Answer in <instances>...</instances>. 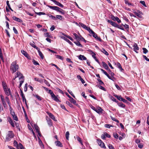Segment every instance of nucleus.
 <instances>
[{
	"label": "nucleus",
	"mask_w": 149,
	"mask_h": 149,
	"mask_svg": "<svg viewBox=\"0 0 149 149\" xmlns=\"http://www.w3.org/2000/svg\"><path fill=\"white\" fill-rule=\"evenodd\" d=\"M34 96H35L40 101L42 100L41 97L39 95H36Z\"/></svg>",
	"instance_id": "obj_58"
},
{
	"label": "nucleus",
	"mask_w": 149,
	"mask_h": 149,
	"mask_svg": "<svg viewBox=\"0 0 149 149\" xmlns=\"http://www.w3.org/2000/svg\"><path fill=\"white\" fill-rule=\"evenodd\" d=\"M79 58L81 60H86L87 59L86 58L84 55H80L79 56Z\"/></svg>",
	"instance_id": "obj_22"
},
{
	"label": "nucleus",
	"mask_w": 149,
	"mask_h": 149,
	"mask_svg": "<svg viewBox=\"0 0 149 149\" xmlns=\"http://www.w3.org/2000/svg\"><path fill=\"white\" fill-rule=\"evenodd\" d=\"M97 87H98V88H99L100 89L103 91H106V90L105 88L100 85H97Z\"/></svg>",
	"instance_id": "obj_30"
},
{
	"label": "nucleus",
	"mask_w": 149,
	"mask_h": 149,
	"mask_svg": "<svg viewBox=\"0 0 149 149\" xmlns=\"http://www.w3.org/2000/svg\"><path fill=\"white\" fill-rule=\"evenodd\" d=\"M79 26H81L84 29H85V27L86 26V25H85V24H83L81 23H79Z\"/></svg>",
	"instance_id": "obj_47"
},
{
	"label": "nucleus",
	"mask_w": 149,
	"mask_h": 149,
	"mask_svg": "<svg viewBox=\"0 0 149 149\" xmlns=\"http://www.w3.org/2000/svg\"><path fill=\"white\" fill-rule=\"evenodd\" d=\"M70 99H69V100L70 101V102L72 103H73L75 105H77L78 104L77 103L76 101L74 100L72 97L70 98Z\"/></svg>",
	"instance_id": "obj_18"
},
{
	"label": "nucleus",
	"mask_w": 149,
	"mask_h": 149,
	"mask_svg": "<svg viewBox=\"0 0 149 149\" xmlns=\"http://www.w3.org/2000/svg\"><path fill=\"white\" fill-rule=\"evenodd\" d=\"M123 26L126 29H129V26L128 25L125 24L123 25Z\"/></svg>",
	"instance_id": "obj_64"
},
{
	"label": "nucleus",
	"mask_w": 149,
	"mask_h": 149,
	"mask_svg": "<svg viewBox=\"0 0 149 149\" xmlns=\"http://www.w3.org/2000/svg\"><path fill=\"white\" fill-rule=\"evenodd\" d=\"M100 50L104 54L108 56L109 55V53L108 52L106 51L104 48H102V49H101Z\"/></svg>",
	"instance_id": "obj_26"
},
{
	"label": "nucleus",
	"mask_w": 149,
	"mask_h": 149,
	"mask_svg": "<svg viewBox=\"0 0 149 149\" xmlns=\"http://www.w3.org/2000/svg\"><path fill=\"white\" fill-rule=\"evenodd\" d=\"M14 145L15 146H17V148H18V143L15 141V140L14 141Z\"/></svg>",
	"instance_id": "obj_61"
},
{
	"label": "nucleus",
	"mask_w": 149,
	"mask_h": 149,
	"mask_svg": "<svg viewBox=\"0 0 149 149\" xmlns=\"http://www.w3.org/2000/svg\"><path fill=\"white\" fill-rule=\"evenodd\" d=\"M111 99L113 101L115 102H118V101H117V100L114 97L112 96H111Z\"/></svg>",
	"instance_id": "obj_45"
},
{
	"label": "nucleus",
	"mask_w": 149,
	"mask_h": 149,
	"mask_svg": "<svg viewBox=\"0 0 149 149\" xmlns=\"http://www.w3.org/2000/svg\"><path fill=\"white\" fill-rule=\"evenodd\" d=\"M51 0L52 1V2H53L55 5H56L58 6L59 5V3H59V2H58V1H56L55 0Z\"/></svg>",
	"instance_id": "obj_43"
},
{
	"label": "nucleus",
	"mask_w": 149,
	"mask_h": 149,
	"mask_svg": "<svg viewBox=\"0 0 149 149\" xmlns=\"http://www.w3.org/2000/svg\"><path fill=\"white\" fill-rule=\"evenodd\" d=\"M134 13L136 16H137L139 17H141V15L137 12H134Z\"/></svg>",
	"instance_id": "obj_60"
},
{
	"label": "nucleus",
	"mask_w": 149,
	"mask_h": 149,
	"mask_svg": "<svg viewBox=\"0 0 149 149\" xmlns=\"http://www.w3.org/2000/svg\"><path fill=\"white\" fill-rule=\"evenodd\" d=\"M38 140L40 146L41 147H44V145H43L41 140L38 136Z\"/></svg>",
	"instance_id": "obj_27"
},
{
	"label": "nucleus",
	"mask_w": 149,
	"mask_h": 149,
	"mask_svg": "<svg viewBox=\"0 0 149 149\" xmlns=\"http://www.w3.org/2000/svg\"><path fill=\"white\" fill-rule=\"evenodd\" d=\"M44 82L48 86H50V84H49V82L45 79L44 80Z\"/></svg>",
	"instance_id": "obj_53"
},
{
	"label": "nucleus",
	"mask_w": 149,
	"mask_h": 149,
	"mask_svg": "<svg viewBox=\"0 0 149 149\" xmlns=\"http://www.w3.org/2000/svg\"><path fill=\"white\" fill-rule=\"evenodd\" d=\"M15 78L19 77V78H22L24 79V76L21 73L19 72H17L15 76Z\"/></svg>",
	"instance_id": "obj_9"
},
{
	"label": "nucleus",
	"mask_w": 149,
	"mask_h": 149,
	"mask_svg": "<svg viewBox=\"0 0 149 149\" xmlns=\"http://www.w3.org/2000/svg\"><path fill=\"white\" fill-rule=\"evenodd\" d=\"M66 103L70 107L72 108H73V106L68 101H66Z\"/></svg>",
	"instance_id": "obj_33"
},
{
	"label": "nucleus",
	"mask_w": 149,
	"mask_h": 149,
	"mask_svg": "<svg viewBox=\"0 0 149 149\" xmlns=\"http://www.w3.org/2000/svg\"><path fill=\"white\" fill-rule=\"evenodd\" d=\"M80 40L84 42H86V41L83 38L81 35L80 36V38L79 40Z\"/></svg>",
	"instance_id": "obj_50"
},
{
	"label": "nucleus",
	"mask_w": 149,
	"mask_h": 149,
	"mask_svg": "<svg viewBox=\"0 0 149 149\" xmlns=\"http://www.w3.org/2000/svg\"><path fill=\"white\" fill-rule=\"evenodd\" d=\"M102 109L101 107H98L97 109H96L95 111L98 113H102Z\"/></svg>",
	"instance_id": "obj_12"
},
{
	"label": "nucleus",
	"mask_w": 149,
	"mask_h": 149,
	"mask_svg": "<svg viewBox=\"0 0 149 149\" xmlns=\"http://www.w3.org/2000/svg\"><path fill=\"white\" fill-rule=\"evenodd\" d=\"M7 120L9 122V123L11 124V126L13 127H15V124L13 122V120L12 118L10 117H7Z\"/></svg>",
	"instance_id": "obj_7"
},
{
	"label": "nucleus",
	"mask_w": 149,
	"mask_h": 149,
	"mask_svg": "<svg viewBox=\"0 0 149 149\" xmlns=\"http://www.w3.org/2000/svg\"><path fill=\"white\" fill-rule=\"evenodd\" d=\"M37 50H38V52L39 54V56H40L41 58L42 59H43L44 58V56L42 53L40 51V49L39 48L38 49H37Z\"/></svg>",
	"instance_id": "obj_16"
},
{
	"label": "nucleus",
	"mask_w": 149,
	"mask_h": 149,
	"mask_svg": "<svg viewBox=\"0 0 149 149\" xmlns=\"http://www.w3.org/2000/svg\"><path fill=\"white\" fill-rule=\"evenodd\" d=\"M21 52L22 53L23 55H24L25 57H26L28 58L29 59V58H30V57L26 52H25V51L23 50H21Z\"/></svg>",
	"instance_id": "obj_10"
},
{
	"label": "nucleus",
	"mask_w": 149,
	"mask_h": 149,
	"mask_svg": "<svg viewBox=\"0 0 149 149\" xmlns=\"http://www.w3.org/2000/svg\"><path fill=\"white\" fill-rule=\"evenodd\" d=\"M49 17L51 18L52 19L56 20V18L55 16H53L51 15H49Z\"/></svg>",
	"instance_id": "obj_51"
},
{
	"label": "nucleus",
	"mask_w": 149,
	"mask_h": 149,
	"mask_svg": "<svg viewBox=\"0 0 149 149\" xmlns=\"http://www.w3.org/2000/svg\"><path fill=\"white\" fill-rule=\"evenodd\" d=\"M116 65L117 67H118V68L120 69L123 70V68H122L120 64L118 62H117L116 63Z\"/></svg>",
	"instance_id": "obj_40"
},
{
	"label": "nucleus",
	"mask_w": 149,
	"mask_h": 149,
	"mask_svg": "<svg viewBox=\"0 0 149 149\" xmlns=\"http://www.w3.org/2000/svg\"><path fill=\"white\" fill-rule=\"evenodd\" d=\"M77 140L81 143V145H83L81 139L79 136L77 137Z\"/></svg>",
	"instance_id": "obj_46"
},
{
	"label": "nucleus",
	"mask_w": 149,
	"mask_h": 149,
	"mask_svg": "<svg viewBox=\"0 0 149 149\" xmlns=\"http://www.w3.org/2000/svg\"><path fill=\"white\" fill-rule=\"evenodd\" d=\"M30 45L32 47L35 48L37 50V49H38L39 48L38 47H37L35 45V43L34 42H31L30 43Z\"/></svg>",
	"instance_id": "obj_24"
},
{
	"label": "nucleus",
	"mask_w": 149,
	"mask_h": 149,
	"mask_svg": "<svg viewBox=\"0 0 149 149\" xmlns=\"http://www.w3.org/2000/svg\"><path fill=\"white\" fill-rule=\"evenodd\" d=\"M104 126L106 128H109L110 127H112V126L110 124H106Z\"/></svg>",
	"instance_id": "obj_62"
},
{
	"label": "nucleus",
	"mask_w": 149,
	"mask_h": 149,
	"mask_svg": "<svg viewBox=\"0 0 149 149\" xmlns=\"http://www.w3.org/2000/svg\"><path fill=\"white\" fill-rule=\"evenodd\" d=\"M134 47V50L136 53H138V52L137 50H138L139 49V48L138 47V45L137 44L135 43L133 46Z\"/></svg>",
	"instance_id": "obj_8"
},
{
	"label": "nucleus",
	"mask_w": 149,
	"mask_h": 149,
	"mask_svg": "<svg viewBox=\"0 0 149 149\" xmlns=\"http://www.w3.org/2000/svg\"><path fill=\"white\" fill-rule=\"evenodd\" d=\"M13 116V119L14 120H16V121H17L18 120V118H17V116L16 115H14V116Z\"/></svg>",
	"instance_id": "obj_54"
},
{
	"label": "nucleus",
	"mask_w": 149,
	"mask_h": 149,
	"mask_svg": "<svg viewBox=\"0 0 149 149\" xmlns=\"http://www.w3.org/2000/svg\"><path fill=\"white\" fill-rule=\"evenodd\" d=\"M13 19L14 20L17 22H22V20H21L20 19L17 17L15 16H13Z\"/></svg>",
	"instance_id": "obj_15"
},
{
	"label": "nucleus",
	"mask_w": 149,
	"mask_h": 149,
	"mask_svg": "<svg viewBox=\"0 0 149 149\" xmlns=\"http://www.w3.org/2000/svg\"><path fill=\"white\" fill-rule=\"evenodd\" d=\"M90 34H91L93 37L95 38H96V37L97 36V34L95 33L93 31H91V32L90 33Z\"/></svg>",
	"instance_id": "obj_28"
},
{
	"label": "nucleus",
	"mask_w": 149,
	"mask_h": 149,
	"mask_svg": "<svg viewBox=\"0 0 149 149\" xmlns=\"http://www.w3.org/2000/svg\"><path fill=\"white\" fill-rule=\"evenodd\" d=\"M117 104L119 107L122 108H125V105L122 102H118Z\"/></svg>",
	"instance_id": "obj_25"
},
{
	"label": "nucleus",
	"mask_w": 149,
	"mask_h": 149,
	"mask_svg": "<svg viewBox=\"0 0 149 149\" xmlns=\"http://www.w3.org/2000/svg\"><path fill=\"white\" fill-rule=\"evenodd\" d=\"M143 53L145 54H146L148 52V50L145 48H143Z\"/></svg>",
	"instance_id": "obj_57"
},
{
	"label": "nucleus",
	"mask_w": 149,
	"mask_h": 149,
	"mask_svg": "<svg viewBox=\"0 0 149 149\" xmlns=\"http://www.w3.org/2000/svg\"><path fill=\"white\" fill-rule=\"evenodd\" d=\"M74 43L78 46L81 47H83V46L80 44L79 41L74 42Z\"/></svg>",
	"instance_id": "obj_29"
},
{
	"label": "nucleus",
	"mask_w": 149,
	"mask_h": 149,
	"mask_svg": "<svg viewBox=\"0 0 149 149\" xmlns=\"http://www.w3.org/2000/svg\"><path fill=\"white\" fill-rule=\"evenodd\" d=\"M92 57L95 59L96 58V57L95 56V54L93 52L91 51V54Z\"/></svg>",
	"instance_id": "obj_55"
},
{
	"label": "nucleus",
	"mask_w": 149,
	"mask_h": 149,
	"mask_svg": "<svg viewBox=\"0 0 149 149\" xmlns=\"http://www.w3.org/2000/svg\"><path fill=\"white\" fill-rule=\"evenodd\" d=\"M35 13L37 15H45L46 14L45 13L42 12H40L39 13L35 12Z\"/></svg>",
	"instance_id": "obj_36"
},
{
	"label": "nucleus",
	"mask_w": 149,
	"mask_h": 149,
	"mask_svg": "<svg viewBox=\"0 0 149 149\" xmlns=\"http://www.w3.org/2000/svg\"><path fill=\"white\" fill-rule=\"evenodd\" d=\"M108 147L109 149H115L114 147L111 144H109Z\"/></svg>",
	"instance_id": "obj_56"
},
{
	"label": "nucleus",
	"mask_w": 149,
	"mask_h": 149,
	"mask_svg": "<svg viewBox=\"0 0 149 149\" xmlns=\"http://www.w3.org/2000/svg\"><path fill=\"white\" fill-rule=\"evenodd\" d=\"M19 68V65L17 64L16 61H14L11 63L10 67V70L13 73H14L18 70Z\"/></svg>",
	"instance_id": "obj_1"
},
{
	"label": "nucleus",
	"mask_w": 149,
	"mask_h": 149,
	"mask_svg": "<svg viewBox=\"0 0 149 149\" xmlns=\"http://www.w3.org/2000/svg\"><path fill=\"white\" fill-rule=\"evenodd\" d=\"M118 17H115L113 15H111V18L115 21H116V20H117L116 19H117L118 18Z\"/></svg>",
	"instance_id": "obj_38"
},
{
	"label": "nucleus",
	"mask_w": 149,
	"mask_h": 149,
	"mask_svg": "<svg viewBox=\"0 0 149 149\" xmlns=\"http://www.w3.org/2000/svg\"><path fill=\"white\" fill-rule=\"evenodd\" d=\"M46 120L48 125L50 127L52 126V123L51 120L50 118H46Z\"/></svg>",
	"instance_id": "obj_14"
},
{
	"label": "nucleus",
	"mask_w": 149,
	"mask_h": 149,
	"mask_svg": "<svg viewBox=\"0 0 149 149\" xmlns=\"http://www.w3.org/2000/svg\"><path fill=\"white\" fill-rule=\"evenodd\" d=\"M7 103L8 104L9 107V109L10 110H13L11 106V103L10 102L9 98L7 96L5 97Z\"/></svg>",
	"instance_id": "obj_5"
},
{
	"label": "nucleus",
	"mask_w": 149,
	"mask_h": 149,
	"mask_svg": "<svg viewBox=\"0 0 149 149\" xmlns=\"http://www.w3.org/2000/svg\"><path fill=\"white\" fill-rule=\"evenodd\" d=\"M61 38L64 40L65 41L68 42L70 45H72V43L68 39H67V38H65V37L62 36L61 37Z\"/></svg>",
	"instance_id": "obj_13"
},
{
	"label": "nucleus",
	"mask_w": 149,
	"mask_h": 149,
	"mask_svg": "<svg viewBox=\"0 0 149 149\" xmlns=\"http://www.w3.org/2000/svg\"><path fill=\"white\" fill-rule=\"evenodd\" d=\"M48 93L50 94L52 99L56 96L53 93V92L51 90H49Z\"/></svg>",
	"instance_id": "obj_23"
},
{
	"label": "nucleus",
	"mask_w": 149,
	"mask_h": 149,
	"mask_svg": "<svg viewBox=\"0 0 149 149\" xmlns=\"http://www.w3.org/2000/svg\"><path fill=\"white\" fill-rule=\"evenodd\" d=\"M47 113L50 117L51 118L52 120L55 121H56V120L54 116L52 113L49 112H47Z\"/></svg>",
	"instance_id": "obj_11"
},
{
	"label": "nucleus",
	"mask_w": 149,
	"mask_h": 149,
	"mask_svg": "<svg viewBox=\"0 0 149 149\" xmlns=\"http://www.w3.org/2000/svg\"><path fill=\"white\" fill-rule=\"evenodd\" d=\"M108 70L109 72V74H111V76H114V73L111 71L110 69H109V70Z\"/></svg>",
	"instance_id": "obj_63"
},
{
	"label": "nucleus",
	"mask_w": 149,
	"mask_h": 149,
	"mask_svg": "<svg viewBox=\"0 0 149 149\" xmlns=\"http://www.w3.org/2000/svg\"><path fill=\"white\" fill-rule=\"evenodd\" d=\"M115 97L119 100L122 101L123 98L120 96H118L117 95H115Z\"/></svg>",
	"instance_id": "obj_35"
},
{
	"label": "nucleus",
	"mask_w": 149,
	"mask_h": 149,
	"mask_svg": "<svg viewBox=\"0 0 149 149\" xmlns=\"http://www.w3.org/2000/svg\"><path fill=\"white\" fill-rule=\"evenodd\" d=\"M74 36H75V39L77 40H79L80 38V36H78L76 33H73Z\"/></svg>",
	"instance_id": "obj_32"
},
{
	"label": "nucleus",
	"mask_w": 149,
	"mask_h": 149,
	"mask_svg": "<svg viewBox=\"0 0 149 149\" xmlns=\"http://www.w3.org/2000/svg\"><path fill=\"white\" fill-rule=\"evenodd\" d=\"M47 6L48 7L50 8L53 10L56 11L57 12H58V11H59V10H62L63 11V10L62 9H61L59 7H58V6H50L48 5H47Z\"/></svg>",
	"instance_id": "obj_3"
},
{
	"label": "nucleus",
	"mask_w": 149,
	"mask_h": 149,
	"mask_svg": "<svg viewBox=\"0 0 149 149\" xmlns=\"http://www.w3.org/2000/svg\"><path fill=\"white\" fill-rule=\"evenodd\" d=\"M102 63L103 64V66L106 69V70H108L109 69V68L108 67L106 63L104 62H102Z\"/></svg>",
	"instance_id": "obj_20"
},
{
	"label": "nucleus",
	"mask_w": 149,
	"mask_h": 149,
	"mask_svg": "<svg viewBox=\"0 0 149 149\" xmlns=\"http://www.w3.org/2000/svg\"><path fill=\"white\" fill-rule=\"evenodd\" d=\"M97 142L98 144V145L100 146L102 148H106V147L105 146L104 143L102 142V141L100 139H97Z\"/></svg>",
	"instance_id": "obj_4"
},
{
	"label": "nucleus",
	"mask_w": 149,
	"mask_h": 149,
	"mask_svg": "<svg viewBox=\"0 0 149 149\" xmlns=\"http://www.w3.org/2000/svg\"><path fill=\"white\" fill-rule=\"evenodd\" d=\"M6 94L8 96L10 95H11L12 96V95H11V91L10 88H7L6 89L4 90Z\"/></svg>",
	"instance_id": "obj_6"
},
{
	"label": "nucleus",
	"mask_w": 149,
	"mask_h": 149,
	"mask_svg": "<svg viewBox=\"0 0 149 149\" xmlns=\"http://www.w3.org/2000/svg\"><path fill=\"white\" fill-rule=\"evenodd\" d=\"M97 80L98 81L99 84L100 85H102V84H104V83H103V81L101 80H100V79H97Z\"/></svg>",
	"instance_id": "obj_52"
},
{
	"label": "nucleus",
	"mask_w": 149,
	"mask_h": 149,
	"mask_svg": "<svg viewBox=\"0 0 149 149\" xmlns=\"http://www.w3.org/2000/svg\"><path fill=\"white\" fill-rule=\"evenodd\" d=\"M85 29L88 31L90 33L91 32V31H93V30L91 29L89 27H88L87 26H86Z\"/></svg>",
	"instance_id": "obj_31"
},
{
	"label": "nucleus",
	"mask_w": 149,
	"mask_h": 149,
	"mask_svg": "<svg viewBox=\"0 0 149 149\" xmlns=\"http://www.w3.org/2000/svg\"><path fill=\"white\" fill-rule=\"evenodd\" d=\"M68 91L69 92V93L74 97V98H75V96L73 94V93L71 91H70V90H68Z\"/></svg>",
	"instance_id": "obj_48"
},
{
	"label": "nucleus",
	"mask_w": 149,
	"mask_h": 149,
	"mask_svg": "<svg viewBox=\"0 0 149 149\" xmlns=\"http://www.w3.org/2000/svg\"><path fill=\"white\" fill-rule=\"evenodd\" d=\"M0 98L2 104L6 103L5 101H6V99L4 98V97L3 95H0Z\"/></svg>",
	"instance_id": "obj_21"
},
{
	"label": "nucleus",
	"mask_w": 149,
	"mask_h": 149,
	"mask_svg": "<svg viewBox=\"0 0 149 149\" xmlns=\"http://www.w3.org/2000/svg\"><path fill=\"white\" fill-rule=\"evenodd\" d=\"M13 31L14 32V33L16 34H17L18 33V31L17 29H16L15 27H13Z\"/></svg>",
	"instance_id": "obj_59"
},
{
	"label": "nucleus",
	"mask_w": 149,
	"mask_h": 149,
	"mask_svg": "<svg viewBox=\"0 0 149 149\" xmlns=\"http://www.w3.org/2000/svg\"><path fill=\"white\" fill-rule=\"evenodd\" d=\"M14 135L11 131H9L7 135L6 139V141H10V139L13 138Z\"/></svg>",
	"instance_id": "obj_2"
},
{
	"label": "nucleus",
	"mask_w": 149,
	"mask_h": 149,
	"mask_svg": "<svg viewBox=\"0 0 149 149\" xmlns=\"http://www.w3.org/2000/svg\"><path fill=\"white\" fill-rule=\"evenodd\" d=\"M55 56H56V58H58L59 59H61V60H63V57L59 55H55Z\"/></svg>",
	"instance_id": "obj_34"
},
{
	"label": "nucleus",
	"mask_w": 149,
	"mask_h": 149,
	"mask_svg": "<svg viewBox=\"0 0 149 149\" xmlns=\"http://www.w3.org/2000/svg\"><path fill=\"white\" fill-rule=\"evenodd\" d=\"M111 25L112 26H113L115 27H117V28L118 26V25L117 23H116V22H113L111 24Z\"/></svg>",
	"instance_id": "obj_44"
},
{
	"label": "nucleus",
	"mask_w": 149,
	"mask_h": 149,
	"mask_svg": "<svg viewBox=\"0 0 149 149\" xmlns=\"http://www.w3.org/2000/svg\"><path fill=\"white\" fill-rule=\"evenodd\" d=\"M55 145L61 147H62L63 145L62 143L59 141H57L55 142Z\"/></svg>",
	"instance_id": "obj_17"
},
{
	"label": "nucleus",
	"mask_w": 149,
	"mask_h": 149,
	"mask_svg": "<svg viewBox=\"0 0 149 149\" xmlns=\"http://www.w3.org/2000/svg\"><path fill=\"white\" fill-rule=\"evenodd\" d=\"M51 65L53 66H54L59 71H60L61 70V69L59 68L56 65L53 64V63H52L51 64Z\"/></svg>",
	"instance_id": "obj_41"
},
{
	"label": "nucleus",
	"mask_w": 149,
	"mask_h": 149,
	"mask_svg": "<svg viewBox=\"0 0 149 149\" xmlns=\"http://www.w3.org/2000/svg\"><path fill=\"white\" fill-rule=\"evenodd\" d=\"M56 19H58L60 20H62L63 19V17L61 15H56Z\"/></svg>",
	"instance_id": "obj_39"
},
{
	"label": "nucleus",
	"mask_w": 149,
	"mask_h": 149,
	"mask_svg": "<svg viewBox=\"0 0 149 149\" xmlns=\"http://www.w3.org/2000/svg\"><path fill=\"white\" fill-rule=\"evenodd\" d=\"M19 88L21 87L22 85V84L24 82V79L22 78H19Z\"/></svg>",
	"instance_id": "obj_19"
},
{
	"label": "nucleus",
	"mask_w": 149,
	"mask_h": 149,
	"mask_svg": "<svg viewBox=\"0 0 149 149\" xmlns=\"http://www.w3.org/2000/svg\"><path fill=\"white\" fill-rule=\"evenodd\" d=\"M54 100L56 102H61L60 100L58 98L55 96L54 98H53Z\"/></svg>",
	"instance_id": "obj_49"
},
{
	"label": "nucleus",
	"mask_w": 149,
	"mask_h": 149,
	"mask_svg": "<svg viewBox=\"0 0 149 149\" xmlns=\"http://www.w3.org/2000/svg\"><path fill=\"white\" fill-rule=\"evenodd\" d=\"M34 127L35 129L36 132L38 131H39V128L36 125L34 124Z\"/></svg>",
	"instance_id": "obj_37"
},
{
	"label": "nucleus",
	"mask_w": 149,
	"mask_h": 149,
	"mask_svg": "<svg viewBox=\"0 0 149 149\" xmlns=\"http://www.w3.org/2000/svg\"><path fill=\"white\" fill-rule=\"evenodd\" d=\"M69 132L67 131L66 133L65 138L67 140H68L69 137Z\"/></svg>",
	"instance_id": "obj_42"
}]
</instances>
